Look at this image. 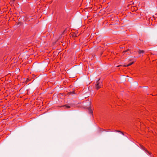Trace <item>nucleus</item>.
<instances>
[{
    "label": "nucleus",
    "mask_w": 157,
    "mask_h": 157,
    "mask_svg": "<svg viewBox=\"0 0 157 157\" xmlns=\"http://www.w3.org/2000/svg\"><path fill=\"white\" fill-rule=\"evenodd\" d=\"M99 80V79L98 80V81L97 82V83L96 86V88L97 90H98L99 88H101V86H102L101 83H100V82H98Z\"/></svg>",
    "instance_id": "obj_1"
},
{
    "label": "nucleus",
    "mask_w": 157,
    "mask_h": 157,
    "mask_svg": "<svg viewBox=\"0 0 157 157\" xmlns=\"http://www.w3.org/2000/svg\"><path fill=\"white\" fill-rule=\"evenodd\" d=\"M88 110H89V112L90 113H92V109H91V107H89L88 108Z\"/></svg>",
    "instance_id": "obj_2"
},
{
    "label": "nucleus",
    "mask_w": 157,
    "mask_h": 157,
    "mask_svg": "<svg viewBox=\"0 0 157 157\" xmlns=\"http://www.w3.org/2000/svg\"><path fill=\"white\" fill-rule=\"evenodd\" d=\"M138 52V53L140 54H143L144 53V51L141 50H139Z\"/></svg>",
    "instance_id": "obj_3"
},
{
    "label": "nucleus",
    "mask_w": 157,
    "mask_h": 157,
    "mask_svg": "<svg viewBox=\"0 0 157 157\" xmlns=\"http://www.w3.org/2000/svg\"><path fill=\"white\" fill-rule=\"evenodd\" d=\"M133 63H134V62H133L132 63H130L129 64H127V65H124V67H128V66L131 65Z\"/></svg>",
    "instance_id": "obj_4"
},
{
    "label": "nucleus",
    "mask_w": 157,
    "mask_h": 157,
    "mask_svg": "<svg viewBox=\"0 0 157 157\" xmlns=\"http://www.w3.org/2000/svg\"><path fill=\"white\" fill-rule=\"evenodd\" d=\"M138 82H135L133 84V85L135 86H138Z\"/></svg>",
    "instance_id": "obj_5"
},
{
    "label": "nucleus",
    "mask_w": 157,
    "mask_h": 157,
    "mask_svg": "<svg viewBox=\"0 0 157 157\" xmlns=\"http://www.w3.org/2000/svg\"><path fill=\"white\" fill-rule=\"evenodd\" d=\"M128 78V81H131L132 80V78L131 77H129L128 76H127Z\"/></svg>",
    "instance_id": "obj_6"
},
{
    "label": "nucleus",
    "mask_w": 157,
    "mask_h": 157,
    "mask_svg": "<svg viewBox=\"0 0 157 157\" xmlns=\"http://www.w3.org/2000/svg\"><path fill=\"white\" fill-rule=\"evenodd\" d=\"M69 94H70L71 95H73V94H75V93L74 91H73L72 92H69Z\"/></svg>",
    "instance_id": "obj_7"
},
{
    "label": "nucleus",
    "mask_w": 157,
    "mask_h": 157,
    "mask_svg": "<svg viewBox=\"0 0 157 157\" xmlns=\"http://www.w3.org/2000/svg\"><path fill=\"white\" fill-rule=\"evenodd\" d=\"M65 106L67 108H69L71 107L70 106L67 105H65Z\"/></svg>",
    "instance_id": "obj_8"
},
{
    "label": "nucleus",
    "mask_w": 157,
    "mask_h": 157,
    "mask_svg": "<svg viewBox=\"0 0 157 157\" xmlns=\"http://www.w3.org/2000/svg\"><path fill=\"white\" fill-rule=\"evenodd\" d=\"M116 132H121L122 134L123 135H124V134L123 133V132H121V131H116Z\"/></svg>",
    "instance_id": "obj_9"
},
{
    "label": "nucleus",
    "mask_w": 157,
    "mask_h": 157,
    "mask_svg": "<svg viewBox=\"0 0 157 157\" xmlns=\"http://www.w3.org/2000/svg\"><path fill=\"white\" fill-rule=\"evenodd\" d=\"M73 36L75 37H77L78 36L75 33H74Z\"/></svg>",
    "instance_id": "obj_10"
},
{
    "label": "nucleus",
    "mask_w": 157,
    "mask_h": 157,
    "mask_svg": "<svg viewBox=\"0 0 157 157\" xmlns=\"http://www.w3.org/2000/svg\"><path fill=\"white\" fill-rule=\"evenodd\" d=\"M20 24H21L20 23H18V24L17 25V27H19V26H20Z\"/></svg>",
    "instance_id": "obj_11"
},
{
    "label": "nucleus",
    "mask_w": 157,
    "mask_h": 157,
    "mask_svg": "<svg viewBox=\"0 0 157 157\" xmlns=\"http://www.w3.org/2000/svg\"><path fill=\"white\" fill-rule=\"evenodd\" d=\"M143 87L146 88V90H147V88H148V86H144Z\"/></svg>",
    "instance_id": "obj_12"
},
{
    "label": "nucleus",
    "mask_w": 157,
    "mask_h": 157,
    "mask_svg": "<svg viewBox=\"0 0 157 157\" xmlns=\"http://www.w3.org/2000/svg\"><path fill=\"white\" fill-rule=\"evenodd\" d=\"M128 50H129V49H127V50L126 51H124V52H127L128 51Z\"/></svg>",
    "instance_id": "obj_13"
},
{
    "label": "nucleus",
    "mask_w": 157,
    "mask_h": 157,
    "mask_svg": "<svg viewBox=\"0 0 157 157\" xmlns=\"http://www.w3.org/2000/svg\"><path fill=\"white\" fill-rule=\"evenodd\" d=\"M121 66V65H119V66H117V67H120Z\"/></svg>",
    "instance_id": "obj_14"
},
{
    "label": "nucleus",
    "mask_w": 157,
    "mask_h": 157,
    "mask_svg": "<svg viewBox=\"0 0 157 157\" xmlns=\"http://www.w3.org/2000/svg\"><path fill=\"white\" fill-rule=\"evenodd\" d=\"M11 1H15V0H11Z\"/></svg>",
    "instance_id": "obj_15"
},
{
    "label": "nucleus",
    "mask_w": 157,
    "mask_h": 157,
    "mask_svg": "<svg viewBox=\"0 0 157 157\" xmlns=\"http://www.w3.org/2000/svg\"><path fill=\"white\" fill-rule=\"evenodd\" d=\"M65 30H64V31L63 32V34L64 33V32L65 31Z\"/></svg>",
    "instance_id": "obj_16"
},
{
    "label": "nucleus",
    "mask_w": 157,
    "mask_h": 157,
    "mask_svg": "<svg viewBox=\"0 0 157 157\" xmlns=\"http://www.w3.org/2000/svg\"><path fill=\"white\" fill-rule=\"evenodd\" d=\"M127 54H128V55H129V54L128 53H127Z\"/></svg>",
    "instance_id": "obj_17"
}]
</instances>
